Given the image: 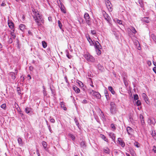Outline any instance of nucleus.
<instances>
[{"label": "nucleus", "mask_w": 156, "mask_h": 156, "mask_svg": "<svg viewBox=\"0 0 156 156\" xmlns=\"http://www.w3.org/2000/svg\"><path fill=\"white\" fill-rule=\"evenodd\" d=\"M83 56L86 60L89 62H93L95 61L94 57L88 52L85 53Z\"/></svg>", "instance_id": "nucleus-1"}, {"label": "nucleus", "mask_w": 156, "mask_h": 156, "mask_svg": "<svg viewBox=\"0 0 156 156\" xmlns=\"http://www.w3.org/2000/svg\"><path fill=\"white\" fill-rule=\"evenodd\" d=\"M110 111L112 115H115L117 112L115 104L113 102H111L110 103Z\"/></svg>", "instance_id": "nucleus-2"}, {"label": "nucleus", "mask_w": 156, "mask_h": 156, "mask_svg": "<svg viewBox=\"0 0 156 156\" xmlns=\"http://www.w3.org/2000/svg\"><path fill=\"white\" fill-rule=\"evenodd\" d=\"M34 19L38 27H41L42 24L44 22V20L42 16L36 18Z\"/></svg>", "instance_id": "nucleus-3"}, {"label": "nucleus", "mask_w": 156, "mask_h": 156, "mask_svg": "<svg viewBox=\"0 0 156 156\" xmlns=\"http://www.w3.org/2000/svg\"><path fill=\"white\" fill-rule=\"evenodd\" d=\"M96 49V51L97 53V54L98 55H100L101 54V51L100 49H101L102 47L98 41H96L94 45Z\"/></svg>", "instance_id": "nucleus-4"}, {"label": "nucleus", "mask_w": 156, "mask_h": 156, "mask_svg": "<svg viewBox=\"0 0 156 156\" xmlns=\"http://www.w3.org/2000/svg\"><path fill=\"white\" fill-rule=\"evenodd\" d=\"M90 93L94 97L96 98L97 99H100L101 98L100 94L98 92L91 90H90Z\"/></svg>", "instance_id": "nucleus-5"}, {"label": "nucleus", "mask_w": 156, "mask_h": 156, "mask_svg": "<svg viewBox=\"0 0 156 156\" xmlns=\"http://www.w3.org/2000/svg\"><path fill=\"white\" fill-rule=\"evenodd\" d=\"M84 17L86 20V23L89 26H90L91 24V22L90 20V17L89 14L85 13L84 15Z\"/></svg>", "instance_id": "nucleus-6"}, {"label": "nucleus", "mask_w": 156, "mask_h": 156, "mask_svg": "<svg viewBox=\"0 0 156 156\" xmlns=\"http://www.w3.org/2000/svg\"><path fill=\"white\" fill-rule=\"evenodd\" d=\"M102 14L105 19L107 20L108 23H109L111 20L110 17L104 11H103Z\"/></svg>", "instance_id": "nucleus-7"}, {"label": "nucleus", "mask_w": 156, "mask_h": 156, "mask_svg": "<svg viewBox=\"0 0 156 156\" xmlns=\"http://www.w3.org/2000/svg\"><path fill=\"white\" fill-rule=\"evenodd\" d=\"M105 4L107 7L109 11H112V5L108 0H105Z\"/></svg>", "instance_id": "nucleus-8"}, {"label": "nucleus", "mask_w": 156, "mask_h": 156, "mask_svg": "<svg viewBox=\"0 0 156 156\" xmlns=\"http://www.w3.org/2000/svg\"><path fill=\"white\" fill-rule=\"evenodd\" d=\"M86 37L90 45H94V43H95L96 42V41L95 42L94 41H92L89 35H86Z\"/></svg>", "instance_id": "nucleus-9"}, {"label": "nucleus", "mask_w": 156, "mask_h": 156, "mask_svg": "<svg viewBox=\"0 0 156 156\" xmlns=\"http://www.w3.org/2000/svg\"><path fill=\"white\" fill-rule=\"evenodd\" d=\"M38 11L34 10L33 11V16L34 19L41 16Z\"/></svg>", "instance_id": "nucleus-10"}, {"label": "nucleus", "mask_w": 156, "mask_h": 156, "mask_svg": "<svg viewBox=\"0 0 156 156\" xmlns=\"http://www.w3.org/2000/svg\"><path fill=\"white\" fill-rule=\"evenodd\" d=\"M8 24L9 27L12 30L14 31V24L13 23L9 20L8 21Z\"/></svg>", "instance_id": "nucleus-11"}, {"label": "nucleus", "mask_w": 156, "mask_h": 156, "mask_svg": "<svg viewBox=\"0 0 156 156\" xmlns=\"http://www.w3.org/2000/svg\"><path fill=\"white\" fill-rule=\"evenodd\" d=\"M126 130L129 135H131L133 131V129L129 126H128L126 128Z\"/></svg>", "instance_id": "nucleus-12"}, {"label": "nucleus", "mask_w": 156, "mask_h": 156, "mask_svg": "<svg viewBox=\"0 0 156 156\" xmlns=\"http://www.w3.org/2000/svg\"><path fill=\"white\" fill-rule=\"evenodd\" d=\"M118 140L120 145L122 147H124L125 146V144L124 141L122 140L121 138H118Z\"/></svg>", "instance_id": "nucleus-13"}, {"label": "nucleus", "mask_w": 156, "mask_h": 156, "mask_svg": "<svg viewBox=\"0 0 156 156\" xmlns=\"http://www.w3.org/2000/svg\"><path fill=\"white\" fill-rule=\"evenodd\" d=\"M9 76L11 77L13 81L14 82L16 78V74L15 73L13 72H10L9 73Z\"/></svg>", "instance_id": "nucleus-14"}, {"label": "nucleus", "mask_w": 156, "mask_h": 156, "mask_svg": "<svg viewBox=\"0 0 156 156\" xmlns=\"http://www.w3.org/2000/svg\"><path fill=\"white\" fill-rule=\"evenodd\" d=\"M61 6H60V8L62 11L64 13H66V12L65 10V7L63 4L61 3Z\"/></svg>", "instance_id": "nucleus-15"}, {"label": "nucleus", "mask_w": 156, "mask_h": 156, "mask_svg": "<svg viewBox=\"0 0 156 156\" xmlns=\"http://www.w3.org/2000/svg\"><path fill=\"white\" fill-rule=\"evenodd\" d=\"M32 109L28 107H26L25 109V112L27 113H30L32 112Z\"/></svg>", "instance_id": "nucleus-16"}, {"label": "nucleus", "mask_w": 156, "mask_h": 156, "mask_svg": "<svg viewBox=\"0 0 156 156\" xmlns=\"http://www.w3.org/2000/svg\"><path fill=\"white\" fill-rule=\"evenodd\" d=\"M148 122L151 124L154 125L155 123V121L154 118H151L148 119Z\"/></svg>", "instance_id": "nucleus-17"}, {"label": "nucleus", "mask_w": 156, "mask_h": 156, "mask_svg": "<svg viewBox=\"0 0 156 156\" xmlns=\"http://www.w3.org/2000/svg\"><path fill=\"white\" fill-rule=\"evenodd\" d=\"M142 21L144 22H145L146 23H149L150 22V20L149 19L148 17H144Z\"/></svg>", "instance_id": "nucleus-18"}, {"label": "nucleus", "mask_w": 156, "mask_h": 156, "mask_svg": "<svg viewBox=\"0 0 156 156\" xmlns=\"http://www.w3.org/2000/svg\"><path fill=\"white\" fill-rule=\"evenodd\" d=\"M73 89L77 93H79L80 91V89L76 86H73Z\"/></svg>", "instance_id": "nucleus-19"}, {"label": "nucleus", "mask_w": 156, "mask_h": 156, "mask_svg": "<svg viewBox=\"0 0 156 156\" xmlns=\"http://www.w3.org/2000/svg\"><path fill=\"white\" fill-rule=\"evenodd\" d=\"M109 135L110 137H111L113 141L115 140V136L114 134L113 133H110Z\"/></svg>", "instance_id": "nucleus-20"}, {"label": "nucleus", "mask_w": 156, "mask_h": 156, "mask_svg": "<svg viewBox=\"0 0 156 156\" xmlns=\"http://www.w3.org/2000/svg\"><path fill=\"white\" fill-rule=\"evenodd\" d=\"M18 142L20 146H22L23 145V142L21 138L19 137L18 138Z\"/></svg>", "instance_id": "nucleus-21"}, {"label": "nucleus", "mask_w": 156, "mask_h": 156, "mask_svg": "<svg viewBox=\"0 0 156 156\" xmlns=\"http://www.w3.org/2000/svg\"><path fill=\"white\" fill-rule=\"evenodd\" d=\"M142 97L145 101L147 102V101H148V98L146 94L145 93H143L142 95Z\"/></svg>", "instance_id": "nucleus-22"}, {"label": "nucleus", "mask_w": 156, "mask_h": 156, "mask_svg": "<svg viewBox=\"0 0 156 156\" xmlns=\"http://www.w3.org/2000/svg\"><path fill=\"white\" fill-rule=\"evenodd\" d=\"M66 55L68 58L69 59H71L72 58V56L71 55H70L69 53V51L68 50H66Z\"/></svg>", "instance_id": "nucleus-23"}, {"label": "nucleus", "mask_w": 156, "mask_h": 156, "mask_svg": "<svg viewBox=\"0 0 156 156\" xmlns=\"http://www.w3.org/2000/svg\"><path fill=\"white\" fill-rule=\"evenodd\" d=\"M61 107L62 108H63V110L65 111L66 110V108L65 107L64 103L63 102H60Z\"/></svg>", "instance_id": "nucleus-24"}, {"label": "nucleus", "mask_w": 156, "mask_h": 156, "mask_svg": "<svg viewBox=\"0 0 156 156\" xmlns=\"http://www.w3.org/2000/svg\"><path fill=\"white\" fill-rule=\"evenodd\" d=\"M80 145L81 147L83 148H85L86 147L85 142L84 141H82L80 143Z\"/></svg>", "instance_id": "nucleus-25"}, {"label": "nucleus", "mask_w": 156, "mask_h": 156, "mask_svg": "<svg viewBox=\"0 0 156 156\" xmlns=\"http://www.w3.org/2000/svg\"><path fill=\"white\" fill-rule=\"evenodd\" d=\"M108 89L109 90V91H110L112 93V94H115V91L113 89V88L112 87H111V86L109 87H108Z\"/></svg>", "instance_id": "nucleus-26"}, {"label": "nucleus", "mask_w": 156, "mask_h": 156, "mask_svg": "<svg viewBox=\"0 0 156 156\" xmlns=\"http://www.w3.org/2000/svg\"><path fill=\"white\" fill-rule=\"evenodd\" d=\"M140 117L141 119V122L142 125L144 124L145 122L144 119V117L142 115H140Z\"/></svg>", "instance_id": "nucleus-27"}, {"label": "nucleus", "mask_w": 156, "mask_h": 156, "mask_svg": "<svg viewBox=\"0 0 156 156\" xmlns=\"http://www.w3.org/2000/svg\"><path fill=\"white\" fill-rule=\"evenodd\" d=\"M19 28L22 31H23L25 28V26L23 24H20L19 26Z\"/></svg>", "instance_id": "nucleus-28"}, {"label": "nucleus", "mask_w": 156, "mask_h": 156, "mask_svg": "<svg viewBox=\"0 0 156 156\" xmlns=\"http://www.w3.org/2000/svg\"><path fill=\"white\" fill-rule=\"evenodd\" d=\"M101 137L105 141L108 142V139L106 138V137L103 135L101 134Z\"/></svg>", "instance_id": "nucleus-29"}, {"label": "nucleus", "mask_w": 156, "mask_h": 156, "mask_svg": "<svg viewBox=\"0 0 156 156\" xmlns=\"http://www.w3.org/2000/svg\"><path fill=\"white\" fill-rule=\"evenodd\" d=\"M14 31H13L11 32L10 34L11 35V38L13 39H15L16 38V35L14 33Z\"/></svg>", "instance_id": "nucleus-30"}, {"label": "nucleus", "mask_w": 156, "mask_h": 156, "mask_svg": "<svg viewBox=\"0 0 156 156\" xmlns=\"http://www.w3.org/2000/svg\"><path fill=\"white\" fill-rule=\"evenodd\" d=\"M42 45L43 47L44 48H45L47 47V43L45 41H42Z\"/></svg>", "instance_id": "nucleus-31"}, {"label": "nucleus", "mask_w": 156, "mask_h": 156, "mask_svg": "<svg viewBox=\"0 0 156 156\" xmlns=\"http://www.w3.org/2000/svg\"><path fill=\"white\" fill-rule=\"evenodd\" d=\"M99 110L100 112L99 113L103 119H104L105 118V117L104 116V114L103 112L101 111V110L100 109H99Z\"/></svg>", "instance_id": "nucleus-32"}, {"label": "nucleus", "mask_w": 156, "mask_h": 156, "mask_svg": "<svg viewBox=\"0 0 156 156\" xmlns=\"http://www.w3.org/2000/svg\"><path fill=\"white\" fill-rule=\"evenodd\" d=\"M42 144L44 148V149L46 150V148L47 146V144L46 142L45 141H43L42 142Z\"/></svg>", "instance_id": "nucleus-33"}, {"label": "nucleus", "mask_w": 156, "mask_h": 156, "mask_svg": "<svg viewBox=\"0 0 156 156\" xmlns=\"http://www.w3.org/2000/svg\"><path fill=\"white\" fill-rule=\"evenodd\" d=\"M69 137L71 138L73 140H75V137L74 135L71 134H69Z\"/></svg>", "instance_id": "nucleus-34"}, {"label": "nucleus", "mask_w": 156, "mask_h": 156, "mask_svg": "<svg viewBox=\"0 0 156 156\" xmlns=\"http://www.w3.org/2000/svg\"><path fill=\"white\" fill-rule=\"evenodd\" d=\"M131 31L133 34H135L136 33V31L135 29L133 27H132L130 29Z\"/></svg>", "instance_id": "nucleus-35"}, {"label": "nucleus", "mask_w": 156, "mask_h": 156, "mask_svg": "<svg viewBox=\"0 0 156 156\" xmlns=\"http://www.w3.org/2000/svg\"><path fill=\"white\" fill-rule=\"evenodd\" d=\"M104 152L107 154H109L110 152V150L108 148L104 149Z\"/></svg>", "instance_id": "nucleus-36"}, {"label": "nucleus", "mask_w": 156, "mask_h": 156, "mask_svg": "<svg viewBox=\"0 0 156 156\" xmlns=\"http://www.w3.org/2000/svg\"><path fill=\"white\" fill-rule=\"evenodd\" d=\"M58 26L59 27V28L61 29H62V24L61 22H60V20H58Z\"/></svg>", "instance_id": "nucleus-37"}, {"label": "nucleus", "mask_w": 156, "mask_h": 156, "mask_svg": "<svg viewBox=\"0 0 156 156\" xmlns=\"http://www.w3.org/2000/svg\"><path fill=\"white\" fill-rule=\"evenodd\" d=\"M138 3L142 7L143 6V0H138Z\"/></svg>", "instance_id": "nucleus-38"}, {"label": "nucleus", "mask_w": 156, "mask_h": 156, "mask_svg": "<svg viewBox=\"0 0 156 156\" xmlns=\"http://www.w3.org/2000/svg\"><path fill=\"white\" fill-rule=\"evenodd\" d=\"M115 22L119 24H122V21L121 20H115Z\"/></svg>", "instance_id": "nucleus-39"}, {"label": "nucleus", "mask_w": 156, "mask_h": 156, "mask_svg": "<svg viewBox=\"0 0 156 156\" xmlns=\"http://www.w3.org/2000/svg\"><path fill=\"white\" fill-rule=\"evenodd\" d=\"M152 151L154 153H156V147L155 146H154L152 147Z\"/></svg>", "instance_id": "nucleus-40"}, {"label": "nucleus", "mask_w": 156, "mask_h": 156, "mask_svg": "<svg viewBox=\"0 0 156 156\" xmlns=\"http://www.w3.org/2000/svg\"><path fill=\"white\" fill-rule=\"evenodd\" d=\"M134 99L135 100H137L139 99L138 96L137 94L134 95Z\"/></svg>", "instance_id": "nucleus-41"}, {"label": "nucleus", "mask_w": 156, "mask_h": 156, "mask_svg": "<svg viewBox=\"0 0 156 156\" xmlns=\"http://www.w3.org/2000/svg\"><path fill=\"white\" fill-rule=\"evenodd\" d=\"M17 90L18 94L19 95L21 93L20 88V87H17Z\"/></svg>", "instance_id": "nucleus-42"}, {"label": "nucleus", "mask_w": 156, "mask_h": 156, "mask_svg": "<svg viewBox=\"0 0 156 156\" xmlns=\"http://www.w3.org/2000/svg\"><path fill=\"white\" fill-rule=\"evenodd\" d=\"M105 95L107 100L108 99V93L107 91H105Z\"/></svg>", "instance_id": "nucleus-43"}, {"label": "nucleus", "mask_w": 156, "mask_h": 156, "mask_svg": "<svg viewBox=\"0 0 156 156\" xmlns=\"http://www.w3.org/2000/svg\"><path fill=\"white\" fill-rule=\"evenodd\" d=\"M134 145L137 147H139L140 146V144L137 142H135L134 143Z\"/></svg>", "instance_id": "nucleus-44"}, {"label": "nucleus", "mask_w": 156, "mask_h": 156, "mask_svg": "<svg viewBox=\"0 0 156 156\" xmlns=\"http://www.w3.org/2000/svg\"><path fill=\"white\" fill-rule=\"evenodd\" d=\"M1 107L4 109H5V108L6 107V104H2L1 105Z\"/></svg>", "instance_id": "nucleus-45"}, {"label": "nucleus", "mask_w": 156, "mask_h": 156, "mask_svg": "<svg viewBox=\"0 0 156 156\" xmlns=\"http://www.w3.org/2000/svg\"><path fill=\"white\" fill-rule=\"evenodd\" d=\"M136 105L137 106H140L141 105V101L140 100H137L136 103Z\"/></svg>", "instance_id": "nucleus-46"}, {"label": "nucleus", "mask_w": 156, "mask_h": 156, "mask_svg": "<svg viewBox=\"0 0 156 156\" xmlns=\"http://www.w3.org/2000/svg\"><path fill=\"white\" fill-rule=\"evenodd\" d=\"M8 42L9 44L12 43V38L11 37L9 38L8 40Z\"/></svg>", "instance_id": "nucleus-47"}, {"label": "nucleus", "mask_w": 156, "mask_h": 156, "mask_svg": "<svg viewBox=\"0 0 156 156\" xmlns=\"http://www.w3.org/2000/svg\"><path fill=\"white\" fill-rule=\"evenodd\" d=\"M91 33L93 35H95L96 34V32L94 30H91Z\"/></svg>", "instance_id": "nucleus-48"}, {"label": "nucleus", "mask_w": 156, "mask_h": 156, "mask_svg": "<svg viewBox=\"0 0 156 156\" xmlns=\"http://www.w3.org/2000/svg\"><path fill=\"white\" fill-rule=\"evenodd\" d=\"M111 127L113 129H115V125H114V124L113 123H112L111 124Z\"/></svg>", "instance_id": "nucleus-49"}, {"label": "nucleus", "mask_w": 156, "mask_h": 156, "mask_svg": "<svg viewBox=\"0 0 156 156\" xmlns=\"http://www.w3.org/2000/svg\"><path fill=\"white\" fill-rule=\"evenodd\" d=\"M50 121L51 122L54 123L55 122V120L53 118H51L50 119Z\"/></svg>", "instance_id": "nucleus-50"}, {"label": "nucleus", "mask_w": 156, "mask_h": 156, "mask_svg": "<svg viewBox=\"0 0 156 156\" xmlns=\"http://www.w3.org/2000/svg\"><path fill=\"white\" fill-rule=\"evenodd\" d=\"M147 63L148 65L149 66H150L151 64V62L150 61H147Z\"/></svg>", "instance_id": "nucleus-51"}, {"label": "nucleus", "mask_w": 156, "mask_h": 156, "mask_svg": "<svg viewBox=\"0 0 156 156\" xmlns=\"http://www.w3.org/2000/svg\"><path fill=\"white\" fill-rule=\"evenodd\" d=\"M48 129L50 132L51 133L52 132V130L51 129V127L50 125H48Z\"/></svg>", "instance_id": "nucleus-52"}, {"label": "nucleus", "mask_w": 156, "mask_h": 156, "mask_svg": "<svg viewBox=\"0 0 156 156\" xmlns=\"http://www.w3.org/2000/svg\"><path fill=\"white\" fill-rule=\"evenodd\" d=\"M82 103L83 104H86L87 103V100L84 99Z\"/></svg>", "instance_id": "nucleus-53"}, {"label": "nucleus", "mask_w": 156, "mask_h": 156, "mask_svg": "<svg viewBox=\"0 0 156 156\" xmlns=\"http://www.w3.org/2000/svg\"><path fill=\"white\" fill-rule=\"evenodd\" d=\"M50 89H51V92H52V94H53V95H55V92H54V90H53L51 88V87H50Z\"/></svg>", "instance_id": "nucleus-54"}, {"label": "nucleus", "mask_w": 156, "mask_h": 156, "mask_svg": "<svg viewBox=\"0 0 156 156\" xmlns=\"http://www.w3.org/2000/svg\"><path fill=\"white\" fill-rule=\"evenodd\" d=\"M64 78H65V80L66 82L67 83H68V80H67V78L66 76H65L64 77Z\"/></svg>", "instance_id": "nucleus-55"}, {"label": "nucleus", "mask_w": 156, "mask_h": 156, "mask_svg": "<svg viewBox=\"0 0 156 156\" xmlns=\"http://www.w3.org/2000/svg\"><path fill=\"white\" fill-rule=\"evenodd\" d=\"M17 2H19L20 1H21L22 2H25L26 0H15Z\"/></svg>", "instance_id": "nucleus-56"}, {"label": "nucleus", "mask_w": 156, "mask_h": 156, "mask_svg": "<svg viewBox=\"0 0 156 156\" xmlns=\"http://www.w3.org/2000/svg\"><path fill=\"white\" fill-rule=\"evenodd\" d=\"M153 70L156 73V67H154L153 68Z\"/></svg>", "instance_id": "nucleus-57"}, {"label": "nucleus", "mask_w": 156, "mask_h": 156, "mask_svg": "<svg viewBox=\"0 0 156 156\" xmlns=\"http://www.w3.org/2000/svg\"><path fill=\"white\" fill-rule=\"evenodd\" d=\"M48 20L49 21H52L51 17L50 16L49 17H48Z\"/></svg>", "instance_id": "nucleus-58"}, {"label": "nucleus", "mask_w": 156, "mask_h": 156, "mask_svg": "<svg viewBox=\"0 0 156 156\" xmlns=\"http://www.w3.org/2000/svg\"><path fill=\"white\" fill-rule=\"evenodd\" d=\"M90 85L92 87H94V86L93 85V83H92V81L91 82V83H90Z\"/></svg>", "instance_id": "nucleus-59"}, {"label": "nucleus", "mask_w": 156, "mask_h": 156, "mask_svg": "<svg viewBox=\"0 0 156 156\" xmlns=\"http://www.w3.org/2000/svg\"><path fill=\"white\" fill-rule=\"evenodd\" d=\"M138 44H139V46H138V49L139 50H140L141 49V47L140 46V44L139 43Z\"/></svg>", "instance_id": "nucleus-60"}, {"label": "nucleus", "mask_w": 156, "mask_h": 156, "mask_svg": "<svg viewBox=\"0 0 156 156\" xmlns=\"http://www.w3.org/2000/svg\"><path fill=\"white\" fill-rule=\"evenodd\" d=\"M155 133H154L153 132H152V136L153 137L154 136H155Z\"/></svg>", "instance_id": "nucleus-61"}, {"label": "nucleus", "mask_w": 156, "mask_h": 156, "mask_svg": "<svg viewBox=\"0 0 156 156\" xmlns=\"http://www.w3.org/2000/svg\"><path fill=\"white\" fill-rule=\"evenodd\" d=\"M5 5V4L4 2H2V4L1 5L2 6H4Z\"/></svg>", "instance_id": "nucleus-62"}, {"label": "nucleus", "mask_w": 156, "mask_h": 156, "mask_svg": "<svg viewBox=\"0 0 156 156\" xmlns=\"http://www.w3.org/2000/svg\"><path fill=\"white\" fill-rule=\"evenodd\" d=\"M46 123L47 126H48V125H50L49 124H48V121L47 120H46Z\"/></svg>", "instance_id": "nucleus-63"}, {"label": "nucleus", "mask_w": 156, "mask_h": 156, "mask_svg": "<svg viewBox=\"0 0 156 156\" xmlns=\"http://www.w3.org/2000/svg\"><path fill=\"white\" fill-rule=\"evenodd\" d=\"M75 122H76V125H78V124H79V123H78V122H77V121H76V119H75Z\"/></svg>", "instance_id": "nucleus-64"}]
</instances>
